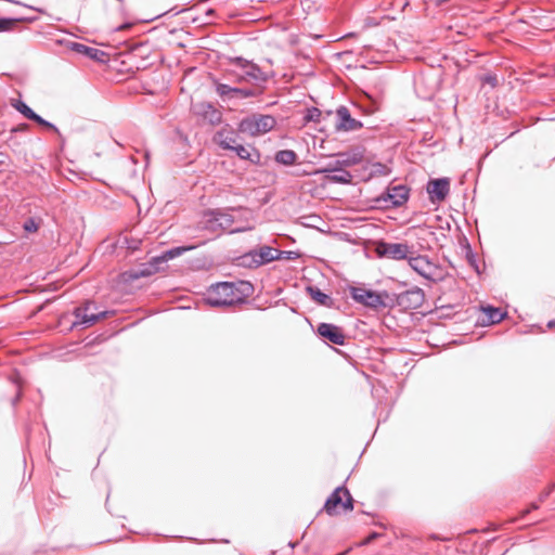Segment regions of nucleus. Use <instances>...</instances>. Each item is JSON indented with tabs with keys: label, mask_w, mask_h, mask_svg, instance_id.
I'll return each mask as SVG.
<instances>
[{
	"label": "nucleus",
	"mask_w": 555,
	"mask_h": 555,
	"mask_svg": "<svg viewBox=\"0 0 555 555\" xmlns=\"http://www.w3.org/2000/svg\"><path fill=\"white\" fill-rule=\"evenodd\" d=\"M253 293L254 285L249 281L218 282L209 286L204 301L214 308L231 307L245 302Z\"/></svg>",
	"instance_id": "obj_1"
},
{
	"label": "nucleus",
	"mask_w": 555,
	"mask_h": 555,
	"mask_svg": "<svg viewBox=\"0 0 555 555\" xmlns=\"http://www.w3.org/2000/svg\"><path fill=\"white\" fill-rule=\"evenodd\" d=\"M230 63L242 69V74H237L235 76V82L241 83L244 81H250L258 88H266L264 85L269 81L270 76L254 61L247 60L243 56H234L230 59Z\"/></svg>",
	"instance_id": "obj_2"
},
{
	"label": "nucleus",
	"mask_w": 555,
	"mask_h": 555,
	"mask_svg": "<svg viewBox=\"0 0 555 555\" xmlns=\"http://www.w3.org/2000/svg\"><path fill=\"white\" fill-rule=\"evenodd\" d=\"M275 248L269 245H260L241 256L234 258L233 262L237 267L245 269H257L275 261Z\"/></svg>",
	"instance_id": "obj_3"
},
{
	"label": "nucleus",
	"mask_w": 555,
	"mask_h": 555,
	"mask_svg": "<svg viewBox=\"0 0 555 555\" xmlns=\"http://www.w3.org/2000/svg\"><path fill=\"white\" fill-rule=\"evenodd\" d=\"M410 198V188L406 184L388 185L383 193L372 202L377 208H397L403 206Z\"/></svg>",
	"instance_id": "obj_4"
},
{
	"label": "nucleus",
	"mask_w": 555,
	"mask_h": 555,
	"mask_svg": "<svg viewBox=\"0 0 555 555\" xmlns=\"http://www.w3.org/2000/svg\"><path fill=\"white\" fill-rule=\"evenodd\" d=\"M215 88L222 102L228 104H236L241 100L259 96L264 91V87H232L219 81L215 82Z\"/></svg>",
	"instance_id": "obj_5"
},
{
	"label": "nucleus",
	"mask_w": 555,
	"mask_h": 555,
	"mask_svg": "<svg viewBox=\"0 0 555 555\" xmlns=\"http://www.w3.org/2000/svg\"><path fill=\"white\" fill-rule=\"evenodd\" d=\"M276 126V119L272 115L254 113L241 119L237 130L251 137H258L271 131Z\"/></svg>",
	"instance_id": "obj_6"
},
{
	"label": "nucleus",
	"mask_w": 555,
	"mask_h": 555,
	"mask_svg": "<svg viewBox=\"0 0 555 555\" xmlns=\"http://www.w3.org/2000/svg\"><path fill=\"white\" fill-rule=\"evenodd\" d=\"M375 253L378 258L408 260L411 254V247L406 243H391L379 240L376 242Z\"/></svg>",
	"instance_id": "obj_7"
},
{
	"label": "nucleus",
	"mask_w": 555,
	"mask_h": 555,
	"mask_svg": "<svg viewBox=\"0 0 555 555\" xmlns=\"http://www.w3.org/2000/svg\"><path fill=\"white\" fill-rule=\"evenodd\" d=\"M92 301H85L82 305L74 308L73 314L75 317V321L72 324V328L81 326V328H88L94 325L96 322L106 319L112 312L108 310H104L98 313H88Z\"/></svg>",
	"instance_id": "obj_8"
},
{
	"label": "nucleus",
	"mask_w": 555,
	"mask_h": 555,
	"mask_svg": "<svg viewBox=\"0 0 555 555\" xmlns=\"http://www.w3.org/2000/svg\"><path fill=\"white\" fill-rule=\"evenodd\" d=\"M234 207H229L227 209L220 208H208L204 211V217L206 218V229L215 231L216 229L227 230L229 229L233 222L234 217L229 214V210H235Z\"/></svg>",
	"instance_id": "obj_9"
},
{
	"label": "nucleus",
	"mask_w": 555,
	"mask_h": 555,
	"mask_svg": "<svg viewBox=\"0 0 555 555\" xmlns=\"http://www.w3.org/2000/svg\"><path fill=\"white\" fill-rule=\"evenodd\" d=\"M315 335L327 345L344 346L347 340V336L343 327L327 322H321L318 324Z\"/></svg>",
	"instance_id": "obj_10"
},
{
	"label": "nucleus",
	"mask_w": 555,
	"mask_h": 555,
	"mask_svg": "<svg viewBox=\"0 0 555 555\" xmlns=\"http://www.w3.org/2000/svg\"><path fill=\"white\" fill-rule=\"evenodd\" d=\"M349 294L356 302L374 310L379 309V292L363 286H349Z\"/></svg>",
	"instance_id": "obj_11"
},
{
	"label": "nucleus",
	"mask_w": 555,
	"mask_h": 555,
	"mask_svg": "<svg viewBox=\"0 0 555 555\" xmlns=\"http://www.w3.org/2000/svg\"><path fill=\"white\" fill-rule=\"evenodd\" d=\"M426 192L433 204L444 201L450 192V179L446 177L430 178L426 184Z\"/></svg>",
	"instance_id": "obj_12"
},
{
	"label": "nucleus",
	"mask_w": 555,
	"mask_h": 555,
	"mask_svg": "<svg viewBox=\"0 0 555 555\" xmlns=\"http://www.w3.org/2000/svg\"><path fill=\"white\" fill-rule=\"evenodd\" d=\"M363 128V122L351 116L349 108L345 105H339L336 108V131L350 132Z\"/></svg>",
	"instance_id": "obj_13"
},
{
	"label": "nucleus",
	"mask_w": 555,
	"mask_h": 555,
	"mask_svg": "<svg viewBox=\"0 0 555 555\" xmlns=\"http://www.w3.org/2000/svg\"><path fill=\"white\" fill-rule=\"evenodd\" d=\"M162 268L153 267L150 261L141 263L139 268L126 270L119 274V282L122 284H131L132 282L141 279L149 278L162 271Z\"/></svg>",
	"instance_id": "obj_14"
},
{
	"label": "nucleus",
	"mask_w": 555,
	"mask_h": 555,
	"mask_svg": "<svg viewBox=\"0 0 555 555\" xmlns=\"http://www.w3.org/2000/svg\"><path fill=\"white\" fill-rule=\"evenodd\" d=\"M67 48L70 51L76 52L77 54H80L82 56H86L87 59L92 60L96 63L104 64L108 61V54L105 51L83 44L81 42L68 41Z\"/></svg>",
	"instance_id": "obj_15"
},
{
	"label": "nucleus",
	"mask_w": 555,
	"mask_h": 555,
	"mask_svg": "<svg viewBox=\"0 0 555 555\" xmlns=\"http://www.w3.org/2000/svg\"><path fill=\"white\" fill-rule=\"evenodd\" d=\"M397 304L402 310L417 309L424 302L425 294L420 287H414L398 294Z\"/></svg>",
	"instance_id": "obj_16"
},
{
	"label": "nucleus",
	"mask_w": 555,
	"mask_h": 555,
	"mask_svg": "<svg viewBox=\"0 0 555 555\" xmlns=\"http://www.w3.org/2000/svg\"><path fill=\"white\" fill-rule=\"evenodd\" d=\"M408 262L410 267L418 273L421 276L428 281H436L437 279L434 275V271L436 270V267L434 263L428 259L427 256L417 255L415 257L409 256Z\"/></svg>",
	"instance_id": "obj_17"
},
{
	"label": "nucleus",
	"mask_w": 555,
	"mask_h": 555,
	"mask_svg": "<svg viewBox=\"0 0 555 555\" xmlns=\"http://www.w3.org/2000/svg\"><path fill=\"white\" fill-rule=\"evenodd\" d=\"M193 112L211 126L222 121V113L210 102H199L193 106Z\"/></svg>",
	"instance_id": "obj_18"
},
{
	"label": "nucleus",
	"mask_w": 555,
	"mask_h": 555,
	"mask_svg": "<svg viewBox=\"0 0 555 555\" xmlns=\"http://www.w3.org/2000/svg\"><path fill=\"white\" fill-rule=\"evenodd\" d=\"M482 315L477 319L476 324L480 326H490L500 323L507 317V312L492 305H481Z\"/></svg>",
	"instance_id": "obj_19"
},
{
	"label": "nucleus",
	"mask_w": 555,
	"mask_h": 555,
	"mask_svg": "<svg viewBox=\"0 0 555 555\" xmlns=\"http://www.w3.org/2000/svg\"><path fill=\"white\" fill-rule=\"evenodd\" d=\"M347 487L345 482L338 487H336L333 492L327 496L324 502L322 509L319 512H325L328 516H336L339 514L338 507H341L343 500L345 496V491Z\"/></svg>",
	"instance_id": "obj_20"
},
{
	"label": "nucleus",
	"mask_w": 555,
	"mask_h": 555,
	"mask_svg": "<svg viewBox=\"0 0 555 555\" xmlns=\"http://www.w3.org/2000/svg\"><path fill=\"white\" fill-rule=\"evenodd\" d=\"M352 104L364 115L374 114L379 109V100L365 91L360 92Z\"/></svg>",
	"instance_id": "obj_21"
},
{
	"label": "nucleus",
	"mask_w": 555,
	"mask_h": 555,
	"mask_svg": "<svg viewBox=\"0 0 555 555\" xmlns=\"http://www.w3.org/2000/svg\"><path fill=\"white\" fill-rule=\"evenodd\" d=\"M306 292L309 295V297L319 306L326 307V308L334 307V299L328 294H326L322 289H320L318 286L308 285L306 287Z\"/></svg>",
	"instance_id": "obj_22"
},
{
	"label": "nucleus",
	"mask_w": 555,
	"mask_h": 555,
	"mask_svg": "<svg viewBox=\"0 0 555 555\" xmlns=\"http://www.w3.org/2000/svg\"><path fill=\"white\" fill-rule=\"evenodd\" d=\"M37 16H3L0 17V33H10L14 30L18 23H34Z\"/></svg>",
	"instance_id": "obj_23"
},
{
	"label": "nucleus",
	"mask_w": 555,
	"mask_h": 555,
	"mask_svg": "<svg viewBox=\"0 0 555 555\" xmlns=\"http://www.w3.org/2000/svg\"><path fill=\"white\" fill-rule=\"evenodd\" d=\"M363 159V153L359 150H351L349 152L339 153L337 158V165H340L343 168L350 167L361 163Z\"/></svg>",
	"instance_id": "obj_24"
},
{
	"label": "nucleus",
	"mask_w": 555,
	"mask_h": 555,
	"mask_svg": "<svg viewBox=\"0 0 555 555\" xmlns=\"http://www.w3.org/2000/svg\"><path fill=\"white\" fill-rule=\"evenodd\" d=\"M332 115V111L322 112L315 106H309L305 109L302 119L305 125L309 122L320 124L322 120L328 118Z\"/></svg>",
	"instance_id": "obj_25"
},
{
	"label": "nucleus",
	"mask_w": 555,
	"mask_h": 555,
	"mask_svg": "<svg viewBox=\"0 0 555 555\" xmlns=\"http://www.w3.org/2000/svg\"><path fill=\"white\" fill-rule=\"evenodd\" d=\"M214 141L225 151H231L233 149L236 142V139L234 137V133L228 132L227 129H220L216 132L214 137Z\"/></svg>",
	"instance_id": "obj_26"
},
{
	"label": "nucleus",
	"mask_w": 555,
	"mask_h": 555,
	"mask_svg": "<svg viewBox=\"0 0 555 555\" xmlns=\"http://www.w3.org/2000/svg\"><path fill=\"white\" fill-rule=\"evenodd\" d=\"M462 248L465 253V259L468 262V264L474 269V271L480 276L481 275V269L477 260V255L473 250L472 245L466 236H463V240L461 242Z\"/></svg>",
	"instance_id": "obj_27"
},
{
	"label": "nucleus",
	"mask_w": 555,
	"mask_h": 555,
	"mask_svg": "<svg viewBox=\"0 0 555 555\" xmlns=\"http://www.w3.org/2000/svg\"><path fill=\"white\" fill-rule=\"evenodd\" d=\"M274 160L283 166H293L298 162V155L293 150H279L274 154Z\"/></svg>",
	"instance_id": "obj_28"
},
{
	"label": "nucleus",
	"mask_w": 555,
	"mask_h": 555,
	"mask_svg": "<svg viewBox=\"0 0 555 555\" xmlns=\"http://www.w3.org/2000/svg\"><path fill=\"white\" fill-rule=\"evenodd\" d=\"M326 180L330 183H336V184H351L352 183V175L345 170L344 168L340 169V171L335 172L333 175H327Z\"/></svg>",
	"instance_id": "obj_29"
},
{
	"label": "nucleus",
	"mask_w": 555,
	"mask_h": 555,
	"mask_svg": "<svg viewBox=\"0 0 555 555\" xmlns=\"http://www.w3.org/2000/svg\"><path fill=\"white\" fill-rule=\"evenodd\" d=\"M196 248V245H180V246H173L167 250H164V257L165 260L169 261L177 257L182 256L184 253L193 250Z\"/></svg>",
	"instance_id": "obj_30"
},
{
	"label": "nucleus",
	"mask_w": 555,
	"mask_h": 555,
	"mask_svg": "<svg viewBox=\"0 0 555 555\" xmlns=\"http://www.w3.org/2000/svg\"><path fill=\"white\" fill-rule=\"evenodd\" d=\"M12 106L28 120L34 121L38 115L30 106L23 100H15Z\"/></svg>",
	"instance_id": "obj_31"
},
{
	"label": "nucleus",
	"mask_w": 555,
	"mask_h": 555,
	"mask_svg": "<svg viewBox=\"0 0 555 555\" xmlns=\"http://www.w3.org/2000/svg\"><path fill=\"white\" fill-rule=\"evenodd\" d=\"M382 302L379 305V309L388 308L393 309L396 307H399V304H397L398 294L397 293H389L387 291L379 292Z\"/></svg>",
	"instance_id": "obj_32"
},
{
	"label": "nucleus",
	"mask_w": 555,
	"mask_h": 555,
	"mask_svg": "<svg viewBox=\"0 0 555 555\" xmlns=\"http://www.w3.org/2000/svg\"><path fill=\"white\" fill-rule=\"evenodd\" d=\"M391 168L388 167L387 165L380 163V162H376V163H373L372 164V168H371V171L369 173V177L366 178V180H371L375 177H385V176H389L391 173Z\"/></svg>",
	"instance_id": "obj_33"
},
{
	"label": "nucleus",
	"mask_w": 555,
	"mask_h": 555,
	"mask_svg": "<svg viewBox=\"0 0 555 555\" xmlns=\"http://www.w3.org/2000/svg\"><path fill=\"white\" fill-rule=\"evenodd\" d=\"M34 122L37 124L38 126L44 128L46 130L56 133L61 143L64 144L65 139L63 138L62 133L60 132V129L53 122L44 119L39 114L36 116V119L34 120Z\"/></svg>",
	"instance_id": "obj_34"
},
{
	"label": "nucleus",
	"mask_w": 555,
	"mask_h": 555,
	"mask_svg": "<svg viewBox=\"0 0 555 555\" xmlns=\"http://www.w3.org/2000/svg\"><path fill=\"white\" fill-rule=\"evenodd\" d=\"M300 256L297 250H280L275 248V261L276 260H296Z\"/></svg>",
	"instance_id": "obj_35"
},
{
	"label": "nucleus",
	"mask_w": 555,
	"mask_h": 555,
	"mask_svg": "<svg viewBox=\"0 0 555 555\" xmlns=\"http://www.w3.org/2000/svg\"><path fill=\"white\" fill-rule=\"evenodd\" d=\"M40 228V220L34 217L27 218L23 223V230L27 233H35Z\"/></svg>",
	"instance_id": "obj_36"
},
{
	"label": "nucleus",
	"mask_w": 555,
	"mask_h": 555,
	"mask_svg": "<svg viewBox=\"0 0 555 555\" xmlns=\"http://www.w3.org/2000/svg\"><path fill=\"white\" fill-rule=\"evenodd\" d=\"M343 167L340 165H337V159L333 163H328L325 167L319 168L315 170L314 173H327L333 175L335 172L340 171Z\"/></svg>",
	"instance_id": "obj_37"
},
{
	"label": "nucleus",
	"mask_w": 555,
	"mask_h": 555,
	"mask_svg": "<svg viewBox=\"0 0 555 555\" xmlns=\"http://www.w3.org/2000/svg\"><path fill=\"white\" fill-rule=\"evenodd\" d=\"M341 508L345 512H351L354 508V499L352 498V495H351V493H350L348 488L345 491V496H344V500H343Z\"/></svg>",
	"instance_id": "obj_38"
},
{
	"label": "nucleus",
	"mask_w": 555,
	"mask_h": 555,
	"mask_svg": "<svg viewBox=\"0 0 555 555\" xmlns=\"http://www.w3.org/2000/svg\"><path fill=\"white\" fill-rule=\"evenodd\" d=\"M249 157L246 158V160H249L253 165H259L261 162V154L258 149L255 146L249 145L248 151Z\"/></svg>",
	"instance_id": "obj_39"
},
{
	"label": "nucleus",
	"mask_w": 555,
	"mask_h": 555,
	"mask_svg": "<svg viewBox=\"0 0 555 555\" xmlns=\"http://www.w3.org/2000/svg\"><path fill=\"white\" fill-rule=\"evenodd\" d=\"M231 151L234 152L240 159L246 160V158L249 157V149L242 144L234 145Z\"/></svg>",
	"instance_id": "obj_40"
},
{
	"label": "nucleus",
	"mask_w": 555,
	"mask_h": 555,
	"mask_svg": "<svg viewBox=\"0 0 555 555\" xmlns=\"http://www.w3.org/2000/svg\"><path fill=\"white\" fill-rule=\"evenodd\" d=\"M141 240L134 237H124V244L132 251L138 250L141 246Z\"/></svg>",
	"instance_id": "obj_41"
},
{
	"label": "nucleus",
	"mask_w": 555,
	"mask_h": 555,
	"mask_svg": "<svg viewBox=\"0 0 555 555\" xmlns=\"http://www.w3.org/2000/svg\"><path fill=\"white\" fill-rule=\"evenodd\" d=\"M382 534L377 531H371L359 544L358 546H366L371 544L373 541L378 539Z\"/></svg>",
	"instance_id": "obj_42"
},
{
	"label": "nucleus",
	"mask_w": 555,
	"mask_h": 555,
	"mask_svg": "<svg viewBox=\"0 0 555 555\" xmlns=\"http://www.w3.org/2000/svg\"><path fill=\"white\" fill-rule=\"evenodd\" d=\"M149 261L152 263L153 267L156 268H162L160 266L167 262V260H165L163 253L160 255L152 257Z\"/></svg>",
	"instance_id": "obj_43"
},
{
	"label": "nucleus",
	"mask_w": 555,
	"mask_h": 555,
	"mask_svg": "<svg viewBox=\"0 0 555 555\" xmlns=\"http://www.w3.org/2000/svg\"><path fill=\"white\" fill-rule=\"evenodd\" d=\"M553 489H555V483H553L550 489L543 491L540 494V501L546 500L550 496V494L552 493Z\"/></svg>",
	"instance_id": "obj_44"
},
{
	"label": "nucleus",
	"mask_w": 555,
	"mask_h": 555,
	"mask_svg": "<svg viewBox=\"0 0 555 555\" xmlns=\"http://www.w3.org/2000/svg\"><path fill=\"white\" fill-rule=\"evenodd\" d=\"M22 399V391L20 390L11 400V404L15 408Z\"/></svg>",
	"instance_id": "obj_45"
},
{
	"label": "nucleus",
	"mask_w": 555,
	"mask_h": 555,
	"mask_svg": "<svg viewBox=\"0 0 555 555\" xmlns=\"http://www.w3.org/2000/svg\"><path fill=\"white\" fill-rule=\"evenodd\" d=\"M485 81L491 83L492 86L496 85V78L491 75L486 76Z\"/></svg>",
	"instance_id": "obj_46"
},
{
	"label": "nucleus",
	"mask_w": 555,
	"mask_h": 555,
	"mask_svg": "<svg viewBox=\"0 0 555 555\" xmlns=\"http://www.w3.org/2000/svg\"><path fill=\"white\" fill-rule=\"evenodd\" d=\"M251 228H236V229H233L230 231V234H234V233H242V232H245L246 230H250Z\"/></svg>",
	"instance_id": "obj_47"
},
{
	"label": "nucleus",
	"mask_w": 555,
	"mask_h": 555,
	"mask_svg": "<svg viewBox=\"0 0 555 555\" xmlns=\"http://www.w3.org/2000/svg\"><path fill=\"white\" fill-rule=\"evenodd\" d=\"M131 27L130 23H124L119 27H117V30H125Z\"/></svg>",
	"instance_id": "obj_48"
},
{
	"label": "nucleus",
	"mask_w": 555,
	"mask_h": 555,
	"mask_svg": "<svg viewBox=\"0 0 555 555\" xmlns=\"http://www.w3.org/2000/svg\"><path fill=\"white\" fill-rule=\"evenodd\" d=\"M209 542H221V543H224V544H229L230 543V540L228 539H221V540H216V539H211V540H208Z\"/></svg>",
	"instance_id": "obj_49"
},
{
	"label": "nucleus",
	"mask_w": 555,
	"mask_h": 555,
	"mask_svg": "<svg viewBox=\"0 0 555 555\" xmlns=\"http://www.w3.org/2000/svg\"><path fill=\"white\" fill-rule=\"evenodd\" d=\"M539 507V505L537 503H532L530 505V508L528 511H526V514H528L529 512L533 511V509H537Z\"/></svg>",
	"instance_id": "obj_50"
},
{
	"label": "nucleus",
	"mask_w": 555,
	"mask_h": 555,
	"mask_svg": "<svg viewBox=\"0 0 555 555\" xmlns=\"http://www.w3.org/2000/svg\"><path fill=\"white\" fill-rule=\"evenodd\" d=\"M547 327H548V328H553V327H555V320H550V321L547 322Z\"/></svg>",
	"instance_id": "obj_51"
},
{
	"label": "nucleus",
	"mask_w": 555,
	"mask_h": 555,
	"mask_svg": "<svg viewBox=\"0 0 555 555\" xmlns=\"http://www.w3.org/2000/svg\"><path fill=\"white\" fill-rule=\"evenodd\" d=\"M298 544H299V542H293V541H291V542L288 543V546H289L291 548H295Z\"/></svg>",
	"instance_id": "obj_52"
},
{
	"label": "nucleus",
	"mask_w": 555,
	"mask_h": 555,
	"mask_svg": "<svg viewBox=\"0 0 555 555\" xmlns=\"http://www.w3.org/2000/svg\"><path fill=\"white\" fill-rule=\"evenodd\" d=\"M206 14H207V15H212V14H215V10H214V9H208V10L206 11Z\"/></svg>",
	"instance_id": "obj_53"
},
{
	"label": "nucleus",
	"mask_w": 555,
	"mask_h": 555,
	"mask_svg": "<svg viewBox=\"0 0 555 555\" xmlns=\"http://www.w3.org/2000/svg\"><path fill=\"white\" fill-rule=\"evenodd\" d=\"M190 541H193V542H197V543H202L201 541H198L197 539L195 538H188Z\"/></svg>",
	"instance_id": "obj_54"
},
{
	"label": "nucleus",
	"mask_w": 555,
	"mask_h": 555,
	"mask_svg": "<svg viewBox=\"0 0 555 555\" xmlns=\"http://www.w3.org/2000/svg\"><path fill=\"white\" fill-rule=\"evenodd\" d=\"M30 10H35V11H38V12H41L40 9H37V8H34V7H28Z\"/></svg>",
	"instance_id": "obj_55"
},
{
	"label": "nucleus",
	"mask_w": 555,
	"mask_h": 555,
	"mask_svg": "<svg viewBox=\"0 0 555 555\" xmlns=\"http://www.w3.org/2000/svg\"><path fill=\"white\" fill-rule=\"evenodd\" d=\"M14 3H15V4H21V2H20V1H15ZM22 7H25V3H22Z\"/></svg>",
	"instance_id": "obj_56"
}]
</instances>
